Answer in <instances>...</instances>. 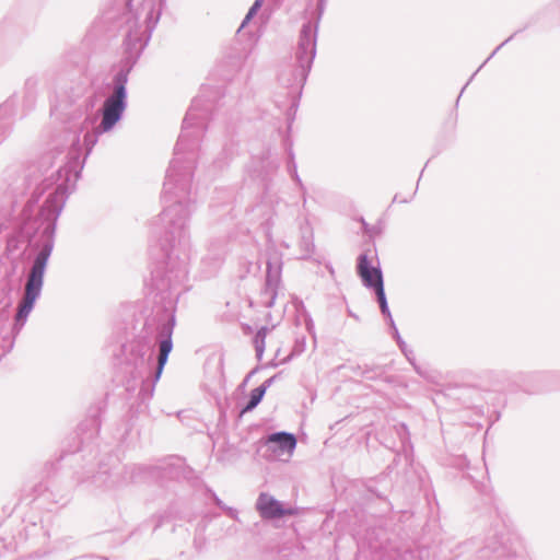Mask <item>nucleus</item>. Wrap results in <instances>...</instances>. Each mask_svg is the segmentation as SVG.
<instances>
[{"instance_id":"nucleus-2","label":"nucleus","mask_w":560,"mask_h":560,"mask_svg":"<svg viewBox=\"0 0 560 560\" xmlns=\"http://www.w3.org/2000/svg\"><path fill=\"white\" fill-rule=\"evenodd\" d=\"M357 271L366 287L373 288L377 295L381 308L386 310V300L383 285L382 271L374 266V257L370 253H363L358 258Z\"/></svg>"},{"instance_id":"nucleus-6","label":"nucleus","mask_w":560,"mask_h":560,"mask_svg":"<svg viewBox=\"0 0 560 560\" xmlns=\"http://www.w3.org/2000/svg\"><path fill=\"white\" fill-rule=\"evenodd\" d=\"M265 392H266L265 386H259V387H256L255 389H253L250 393V399H249L248 404L246 405V407L242 409L240 416L242 417L246 412L253 410L261 401V399L265 395Z\"/></svg>"},{"instance_id":"nucleus-5","label":"nucleus","mask_w":560,"mask_h":560,"mask_svg":"<svg viewBox=\"0 0 560 560\" xmlns=\"http://www.w3.org/2000/svg\"><path fill=\"white\" fill-rule=\"evenodd\" d=\"M268 443H275L278 445L279 451L287 452L291 456L296 446V439L293 434L287 432H279L269 435Z\"/></svg>"},{"instance_id":"nucleus-7","label":"nucleus","mask_w":560,"mask_h":560,"mask_svg":"<svg viewBox=\"0 0 560 560\" xmlns=\"http://www.w3.org/2000/svg\"><path fill=\"white\" fill-rule=\"evenodd\" d=\"M172 350V340L165 339L160 343V354H159V366H158V375L162 372L163 366L167 361V357Z\"/></svg>"},{"instance_id":"nucleus-4","label":"nucleus","mask_w":560,"mask_h":560,"mask_svg":"<svg viewBox=\"0 0 560 560\" xmlns=\"http://www.w3.org/2000/svg\"><path fill=\"white\" fill-rule=\"evenodd\" d=\"M257 510L265 518H276L284 515H295V509H284L282 504L267 493H261L257 500Z\"/></svg>"},{"instance_id":"nucleus-1","label":"nucleus","mask_w":560,"mask_h":560,"mask_svg":"<svg viewBox=\"0 0 560 560\" xmlns=\"http://www.w3.org/2000/svg\"><path fill=\"white\" fill-rule=\"evenodd\" d=\"M49 254L45 250L40 252L32 267V270L28 276V280L25 285V295L22 303L19 306L16 320L23 322L26 319L28 314L31 313L34 303L39 295L42 285H43V277L44 271L47 265Z\"/></svg>"},{"instance_id":"nucleus-3","label":"nucleus","mask_w":560,"mask_h":560,"mask_svg":"<svg viewBox=\"0 0 560 560\" xmlns=\"http://www.w3.org/2000/svg\"><path fill=\"white\" fill-rule=\"evenodd\" d=\"M125 88L119 85L115 89V92L109 96L103 106V119L101 127L108 131L119 120L120 115L125 108Z\"/></svg>"},{"instance_id":"nucleus-8","label":"nucleus","mask_w":560,"mask_h":560,"mask_svg":"<svg viewBox=\"0 0 560 560\" xmlns=\"http://www.w3.org/2000/svg\"><path fill=\"white\" fill-rule=\"evenodd\" d=\"M260 7V2L259 1H256L253 7L249 9L243 24H242V27L252 19V16L257 12V10L259 9Z\"/></svg>"}]
</instances>
